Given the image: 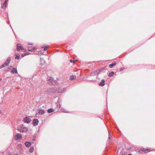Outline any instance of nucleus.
<instances>
[{"instance_id":"6e6552de","label":"nucleus","mask_w":155,"mask_h":155,"mask_svg":"<svg viewBox=\"0 0 155 155\" xmlns=\"http://www.w3.org/2000/svg\"><path fill=\"white\" fill-rule=\"evenodd\" d=\"M11 58L10 57H9L8 58L6 61L5 62L4 64L5 65H8L10 61H11Z\"/></svg>"},{"instance_id":"dca6fc26","label":"nucleus","mask_w":155,"mask_h":155,"mask_svg":"<svg viewBox=\"0 0 155 155\" xmlns=\"http://www.w3.org/2000/svg\"><path fill=\"white\" fill-rule=\"evenodd\" d=\"M38 113L41 114H43L45 113V111L41 109H39L38 111Z\"/></svg>"},{"instance_id":"f8f14e48","label":"nucleus","mask_w":155,"mask_h":155,"mask_svg":"<svg viewBox=\"0 0 155 155\" xmlns=\"http://www.w3.org/2000/svg\"><path fill=\"white\" fill-rule=\"evenodd\" d=\"M11 72L12 74H17L18 73L17 69L14 68H12Z\"/></svg>"},{"instance_id":"0eeeda50","label":"nucleus","mask_w":155,"mask_h":155,"mask_svg":"<svg viewBox=\"0 0 155 155\" xmlns=\"http://www.w3.org/2000/svg\"><path fill=\"white\" fill-rule=\"evenodd\" d=\"M17 50L18 51H20L23 49V48L20 44H18L17 45Z\"/></svg>"},{"instance_id":"f257e3e1","label":"nucleus","mask_w":155,"mask_h":155,"mask_svg":"<svg viewBox=\"0 0 155 155\" xmlns=\"http://www.w3.org/2000/svg\"><path fill=\"white\" fill-rule=\"evenodd\" d=\"M48 84L50 85H57L58 83L57 81H54V78L50 77L48 80Z\"/></svg>"},{"instance_id":"6ab92c4d","label":"nucleus","mask_w":155,"mask_h":155,"mask_svg":"<svg viewBox=\"0 0 155 155\" xmlns=\"http://www.w3.org/2000/svg\"><path fill=\"white\" fill-rule=\"evenodd\" d=\"M114 74V72L113 71H112L109 73L108 76L109 77L112 76Z\"/></svg>"},{"instance_id":"9b49d317","label":"nucleus","mask_w":155,"mask_h":155,"mask_svg":"<svg viewBox=\"0 0 155 155\" xmlns=\"http://www.w3.org/2000/svg\"><path fill=\"white\" fill-rule=\"evenodd\" d=\"M28 51H32L33 50H36V48L33 46H29L28 48Z\"/></svg>"},{"instance_id":"a211bd4d","label":"nucleus","mask_w":155,"mask_h":155,"mask_svg":"<svg viewBox=\"0 0 155 155\" xmlns=\"http://www.w3.org/2000/svg\"><path fill=\"white\" fill-rule=\"evenodd\" d=\"M142 150L144 151L145 153H147L150 151V149H146L145 148H143Z\"/></svg>"},{"instance_id":"aec40b11","label":"nucleus","mask_w":155,"mask_h":155,"mask_svg":"<svg viewBox=\"0 0 155 155\" xmlns=\"http://www.w3.org/2000/svg\"><path fill=\"white\" fill-rule=\"evenodd\" d=\"M76 78V77L74 75H72L70 76V79L71 80L75 79Z\"/></svg>"},{"instance_id":"a878e982","label":"nucleus","mask_w":155,"mask_h":155,"mask_svg":"<svg viewBox=\"0 0 155 155\" xmlns=\"http://www.w3.org/2000/svg\"><path fill=\"white\" fill-rule=\"evenodd\" d=\"M30 54V53H28V52H26V53H25L23 54H22V57H24L25 56V55H28V54Z\"/></svg>"},{"instance_id":"f03ea898","label":"nucleus","mask_w":155,"mask_h":155,"mask_svg":"<svg viewBox=\"0 0 155 155\" xmlns=\"http://www.w3.org/2000/svg\"><path fill=\"white\" fill-rule=\"evenodd\" d=\"M17 130L20 132L22 133L26 132L28 131V129L23 126H22L21 127L18 128Z\"/></svg>"},{"instance_id":"c85d7f7f","label":"nucleus","mask_w":155,"mask_h":155,"mask_svg":"<svg viewBox=\"0 0 155 155\" xmlns=\"http://www.w3.org/2000/svg\"><path fill=\"white\" fill-rule=\"evenodd\" d=\"M5 66H6V65H5V64L4 63V64H2V65H1L0 67V68H3V67H5Z\"/></svg>"},{"instance_id":"7c9ffc66","label":"nucleus","mask_w":155,"mask_h":155,"mask_svg":"<svg viewBox=\"0 0 155 155\" xmlns=\"http://www.w3.org/2000/svg\"><path fill=\"white\" fill-rule=\"evenodd\" d=\"M28 45H33V44L31 43L30 42H28Z\"/></svg>"},{"instance_id":"20e7f679","label":"nucleus","mask_w":155,"mask_h":155,"mask_svg":"<svg viewBox=\"0 0 155 155\" xmlns=\"http://www.w3.org/2000/svg\"><path fill=\"white\" fill-rule=\"evenodd\" d=\"M15 138L16 140H19L22 138V136L20 134L17 133L15 135Z\"/></svg>"},{"instance_id":"393cba45","label":"nucleus","mask_w":155,"mask_h":155,"mask_svg":"<svg viewBox=\"0 0 155 155\" xmlns=\"http://www.w3.org/2000/svg\"><path fill=\"white\" fill-rule=\"evenodd\" d=\"M61 111L64 113H68L69 112H68L67 111H66L64 109L62 108L61 109Z\"/></svg>"},{"instance_id":"423d86ee","label":"nucleus","mask_w":155,"mask_h":155,"mask_svg":"<svg viewBox=\"0 0 155 155\" xmlns=\"http://www.w3.org/2000/svg\"><path fill=\"white\" fill-rule=\"evenodd\" d=\"M24 121L25 123H29L31 121V119L30 118L26 117L24 118Z\"/></svg>"},{"instance_id":"c756f323","label":"nucleus","mask_w":155,"mask_h":155,"mask_svg":"<svg viewBox=\"0 0 155 155\" xmlns=\"http://www.w3.org/2000/svg\"><path fill=\"white\" fill-rule=\"evenodd\" d=\"M58 108H60L61 107V105L60 104H58L56 105Z\"/></svg>"},{"instance_id":"2f4dec72","label":"nucleus","mask_w":155,"mask_h":155,"mask_svg":"<svg viewBox=\"0 0 155 155\" xmlns=\"http://www.w3.org/2000/svg\"><path fill=\"white\" fill-rule=\"evenodd\" d=\"M124 68H120V71H122L124 69Z\"/></svg>"},{"instance_id":"5701e85b","label":"nucleus","mask_w":155,"mask_h":155,"mask_svg":"<svg viewBox=\"0 0 155 155\" xmlns=\"http://www.w3.org/2000/svg\"><path fill=\"white\" fill-rule=\"evenodd\" d=\"M15 56H16L15 57V58L16 59H18L20 58V55L19 54H17Z\"/></svg>"},{"instance_id":"4be33fe9","label":"nucleus","mask_w":155,"mask_h":155,"mask_svg":"<svg viewBox=\"0 0 155 155\" xmlns=\"http://www.w3.org/2000/svg\"><path fill=\"white\" fill-rule=\"evenodd\" d=\"M54 111V110L52 108H50L48 110V113H51L52 112Z\"/></svg>"},{"instance_id":"2eb2a0df","label":"nucleus","mask_w":155,"mask_h":155,"mask_svg":"<svg viewBox=\"0 0 155 155\" xmlns=\"http://www.w3.org/2000/svg\"><path fill=\"white\" fill-rule=\"evenodd\" d=\"M8 1V0H5V1L3 4V6H2V8H3L4 7H5V8L6 7V4L7 3V2Z\"/></svg>"},{"instance_id":"7ed1b4c3","label":"nucleus","mask_w":155,"mask_h":155,"mask_svg":"<svg viewBox=\"0 0 155 155\" xmlns=\"http://www.w3.org/2000/svg\"><path fill=\"white\" fill-rule=\"evenodd\" d=\"M56 87H51L48 89V92L49 93H56Z\"/></svg>"},{"instance_id":"1a4fd4ad","label":"nucleus","mask_w":155,"mask_h":155,"mask_svg":"<svg viewBox=\"0 0 155 155\" xmlns=\"http://www.w3.org/2000/svg\"><path fill=\"white\" fill-rule=\"evenodd\" d=\"M33 123L34 126H36L38 124V120L37 119H35L33 120Z\"/></svg>"},{"instance_id":"c9c22d12","label":"nucleus","mask_w":155,"mask_h":155,"mask_svg":"<svg viewBox=\"0 0 155 155\" xmlns=\"http://www.w3.org/2000/svg\"><path fill=\"white\" fill-rule=\"evenodd\" d=\"M33 140H35V139Z\"/></svg>"},{"instance_id":"ddd939ff","label":"nucleus","mask_w":155,"mask_h":155,"mask_svg":"<svg viewBox=\"0 0 155 155\" xmlns=\"http://www.w3.org/2000/svg\"><path fill=\"white\" fill-rule=\"evenodd\" d=\"M99 74L101 72H104V71L106 70V68H103L101 69H98Z\"/></svg>"},{"instance_id":"bb28decb","label":"nucleus","mask_w":155,"mask_h":155,"mask_svg":"<svg viewBox=\"0 0 155 155\" xmlns=\"http://www.w3.org/2000/svg\"><path fill=\"white\" fill-rule=\"evenodd\" d=\"M109 133V136L108 137V142H110V140L111 138V136L110 135V133L108 132Z\"/></svg>"},{"instance_id":"473e14b6","label":"nucleus","mask_w":155,"mask_h":155,"mask_svg":"<svg viewBox=\"0 0 155 155\" xmlns=\"http://www.w3.org/2000/svg\"><path fill=\"white\" fill-rule=\"evenodd\" d=\"M18 147H19L20 148H21L22 147V145L21 144H19L18 145Z\"/></svg>"},{"instance_id":"cd10ccee","label":"nucleus","mask_w":155,"mask_h":155,"mask_svg":"<svg viewBox=\"0 0 155 155\" xmlns=\"http://www.w3.org/2000/svg\"><path fill=\"white\" fill-rule=\"evenodd\" d=\"M42 48L44 49V51H46L48 48V47L47 46H45Z\"/></svg>"},{"instance_id":"72a5a7b5","label":"nucleus","mask_w":155,"mask_h":155,"mask_svg":"<svg viewBox=\"0 0 155 155\" xmlns=\"http://www.w3.org/2000/svg\"><path fill=\"white\" fill-rule=\"evenodd\" d=\"M73 61V63H74L75 62V61H74L72 60H70V62H72Z\"/></svg>"},{"instance_id":"f704fd0d","label":"nucleus","mask_w":155,"mask_h":155,"mask_svg":"<svg viewBox=\"0 0 155 155\" xmlns=\"http://www.w3.org/2000/svg\"><path fill=\"white\" fill-rule=\"evenodd\" d=\"M127 155H132L131 153H129L127 154Z\"/></svg>"},{"instance_id":"f3484780","label":"nucleus","mask_w":155,"mask_h":155,"mask_svg":"<svg viewBox=\"0 0 155 155\" xmlns=\"http://www.w3.org/2000/svg\"><path fill=\"white\" fill-rule=\"evenodd\" d=\"M116 64V62H114V63L111 64L109 65V67L110 68H111L113 66H115Z\"/></svg>"},{"instance_id":"b1692460","label":"nucleus","mask_w":155,"mask_h":155,"mask_svg":"<svg viewBox=\"0 0 155 155\" xmlns=\"http://www.w3.org/2000/svg\"><path fill=\"white\" fill-rule=\"evenodd\" d=\"M34 147H30V148L29 149V151L30 152H32L34 150Z\"/></svg>"},{"instance_id":"39448f33","label":"nucleus","mask_w":155,"mask_h":155,"mask_svg":"<svg viewBox=\"0 0 155 155\" xmlns=\"http://www.w3.org/2000/svg\"><path fill=\"white\" fill-rule=\"evenodd\" d=\"M64 91V90L61 87H57L56 91V93H62Z\"/></svg>"},{"instance_id":"9d476101","label":"nucleus","mask_w":155,"mask_h":155,"mask_svg":"<svg viewBox=\"0 0 155 155\" xmlns=\"http://www.w3.org/2000/svg\"><path fill=\"white\" fill-rule=\"evenodd\" d=\"M31 142L26 141L25 143V145L27 147H29L31 145Z\"/></svg>"},{"instance_id":"412c9836","label":"nucleus","mask_w":155,"mask_h":155,"mask_svg":"<svg viewBox=\"0 0 155 155\" xmlns=\"http://www.w3.org/2000/svg\"><path fill=\"white\" fill-rule=\"evenodd\" d=\"M99 71L98 69L96 70L94 72V75H96L97 74H99Z\"/></svg>"},{"instance_id":"4468645a","label":"nucleus","mask_w":155,"mask_h":155,"mask_svg":"<svg viewBox=\"0 0 155 155\" xmlns=\"http://www.w3.org/2000/svg\"><path fill=\"white\" fill-rule=\"evenodd\" d=\"M105 81L104 80H102L101 81V82L99 84V85L101 86H103L105 84Z\"/></svg>"}]
</instances>
